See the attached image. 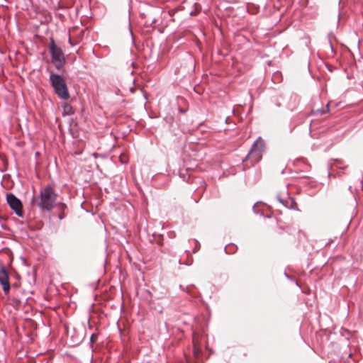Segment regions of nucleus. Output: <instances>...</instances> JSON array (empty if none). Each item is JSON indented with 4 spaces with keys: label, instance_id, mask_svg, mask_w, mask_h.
I'll return each instance as SVG.
<instances>
[{
    "label": "nucleus",
    "instance_id": "1",
    "mask_svg": "<svg viewBox=\"0 0 363 363\" xmlns=\"http://www.w3.org/2000/svg\"><path fill=\"white\" fill-rule=\"evenodd\" d=\"M57 195L54 188L50 184L42 187L39 196L33 199V203L38 206L41 211H50L54 207Z\"/></svg>",
    "mask_w": 363,
    "mask_h": 363
},
{
    "label": "nucleus",
    "instance_id": "2",
    "mask_svg": "<svg viewBox=\"0 0 363 363\" xmlns=\"http://www.w3.org/2000/svg\"><path fill=\"white\" fill-rule=\"evenodd\" d=\"M49 79L57 96L61 99L67 100L69 98V93L63 77L58 74L52 72Z\"/></svg>",
    "mask_w": 363,
    "mask_h": 363
},
{
    "label": "nucleus",
    "instance_id": "3",
    "mask_svg": "<svg viewBox=\"0 0 363 363\" xmlns=\"http://www.w3.org/2000/svg\"><path fill=\"white\" fill-rule=\"evenodd\" d=\"M264 142L261 137H259L256 141L252 144L250 150L249 151L243 162H250L251 165H254L261 160L262 153L264 151Z\"/></svg>",
    "mask_w": 363,
    "mask_h": 363
},
{
    "label": "nucleus",
    "instance_id": "4",
    "mask_svg": "<svg viewBox=\"0 0 363 363\" xmlns=\"http://www.w3.org/2000/svg\"><path fill=\"white\" fill-rule=\"evenodd\" d=\"M49 51L55 67L58 70L61 69L65 66L66 60L62 49L56 45L52 38H50Z\"/></svg>",
    "mask_w": 363,
    "mask_h": 363
},
{
    "label": "nucleus",
    "instance_id": "5",
    "mask_svg": "<svg viewBox=\"0 0 363 363\" xmlns=\"http://www.w3.org/2000/svg\"><path fill=\"white\" fill-rule=\"evenodd\" d=\"M6 201L10 208L14 211L18 216L23 217V205L19 199L13 194L8 193L6 194Z\"/></svg>",
    "mask_w": 363,
    "mask_h": 363
},
{
    "label": "nucleus",
    "instance_id": "6",
    "mask_svg": "<svg viewBox=\"0 0 363 363\" xmlns=\"http://www.w3.org/2000/svg\"><path fill=\"white\" fill-rule=\"evenodd\" d=\"M277 198L279 203H281L286 208L295 209L296 203L294 199L289 196L287 191L284 193L279 194Z\"/></svg>",
    "mask_w": 363,
    "mask_h": 363
},
{
    "label": "nucleus",
    "instance_id": "7",
    "mask_svg": "<svg viewBox=\"0 0 363 363\" xmlns=\"http://www.w3.org/2000/svg\"><path fill=\"white\" fill-rule=\"evenodd\" d=\"M9 282V274L4 266L1 267L0 269V284H4Z\"/></svg>",
    "mask_w": 363,
    "mask_h": 363
},
{
    "label": "nucleus",
    "instance_id": "8",
    "mask_svg": "<svg viewBox=\"0 0 363 363\" xmlns=\"http://www.w3.org/2000/svg\"><path fill=\"white\" fill-rule=\"evenodd\" d=\"M56 208H57V211H60V213L58 215V218L60 220L64 219L65 217V214L64 212L67 208V205L64 203L59 202L56 204Z\"/></svg>",
    "mask_w": 363,
    "mask_h": 363
},
{
    "label": "nucleus",
    "instance_id": "9",
    "mask_svg": "<svg viewBox=\"0 0 363 363\" xmlns=\"http://www.w3.org/2000/svg\"><path fill=\"white\" fill-rule=\"evenodd\" d=\"M63 112L65 115H72L74 113L72 106L67 104L63 106Z\"/></svg>",
    "mask_w": 363,
    "mask_h": 363
},
{
    "label": "nucleus",
    "instance_id": "10",
    "mask_svg": "<svg viewBox=\"0 0 363 363\" xmlns=\"http://www.w3.org/2000/svg\"><path fill=\"white\" fill-rule=\"evenodd\" d=\"M342 165L343 162L342 160H336L334 164H332V168H340L343 169L344 167H342Z\"/></svg>",
    "mask_w": 363,
    "mask_h": 363
},
{
    "label": "nucleus",
    "instance_id": "11",
    "mask_svg": "<svg viewBox=\"0 0 363 363\" xmlns=\"http://www.w3.org/2000/svg\"><path fill=\"white\" fill-rule=\"evenodd\" d=\"M2 289L5 294H8L10 290V284L9 282L2 284Z\"/></svg>",
    "mask_w": 363,
    "mask_h": 363
},
{
    "label": "nucleus",
    "instance_id": "12",
    "mask_svg": "<svg viewBox=\"0 0 363 363\" xmlns=\"http://www.w3.org/2000/svg\"><path fill=\"white\" fill-rule=\"evenodd\" d=\"M328 111H329V108H328V104H327L326 108L317 109L315 112L318 113H320V114H325V113H326Z\"/></svg>",
    "mask_w": 363,
    "mask_h": 363
},
{
    "label": "nucleus",
    "instance_id": "13",
    "mask_svg": "<svg viewBox=\"0 0 363 363\" xmlns=\"http://www.w3.org/2000/svg\"><path fill=\"white\" fill-rule=\"evenodd\" d=\"M97 337H98V336H97V335H96V334L93 333V334L91 335L90 341H91V342H95V341L96 340V339H97Z\"/></svg>",
    "mask_w": 363,
    "mask_h": 363
},
{
    "label": "nucleus",
    "instance_id": "14",
    "mask_svg": "<svg viewBox=\"0 0 363 363\" xmlns=\"http://www.w3.org/2000/svg\"><path fill=\"white\" fill-rule=\"evenodd\" d=\"M135 90V89L134 87H131L130 89V91L131 93H134Z\"/></svg>",
    "mask_w": 363,
    "mask_h": 363
},
{
    "label": "nucleus",
    "instance_id": "15",
    "mask_svg": "<svg viewBox=\"0 0 363 363\" xmlns=\"http://www.w3.org/2000/svg\"><path fill=\"white\" fill-rule=\"evenodd\" d=\"M69 43L72 46H73V45H74V44L72 43V40H71L70 38H69Z\"/></svg>",
    "mask_w": 363,
    "mask_h": 363
},
{
    "label": "nucleus",
    "instance_id": "16",
    "mask_svg": "<svg viewBox=\"0 0 363 363\" xmlns=\"http://www.w3.org/2000/svg\"><path fill=\"white\" fill-rule=\"evenodd\" d=\"M194 344H195V342H194ZM196 345H194V350H196Z\"/></svg>",
    "mask_w": 363,
    "mask_h": 363
}]
</instances>
